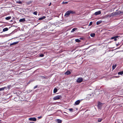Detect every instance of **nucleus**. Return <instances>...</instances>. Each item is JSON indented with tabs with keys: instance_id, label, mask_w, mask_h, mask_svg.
<instances>
[{
	"instance_id": "obj_12",
	"label": "nucleus",
	"mask_w": 123,
	"mask_h": 123,
	"mask_svg": "<svg viewBox=\"0 0 123 123\" xmlns=\"http://www.w3.org/2000/svg\"><path fill=\"white\" fill-rule=\"evenodd\" d=\"M102 22V21L101 20L99 21H97V22L96 24L97 25H99L100 23H101Z\"/></svg>"
},
{
	"instance_id": "obj_36",
	"label": "nucleus",
	"mask_w": 123,
	"mask_h": 123,
	"mask_svg": "<svg viewBox=\"0 0 123 123\" xmlns=\"http://www.w3.org/2000/svg\"><path fill=\"white\" fill-rule=\"evenodd\" d=\"M29 123H34L33 122H30Z\"/></svg>"
},
{
	"instance_id": "obj_10",
	"label": "nucleus",
	"mask_w": 123,
	"mask_h": 123,
	"mask_svg": "<svg viewBox=\"0 0 123 123\" xmlns=\"http://www.w3.org/2000/svg\"><path fill=\"white\" fill-rule=\"evenodd\" d=\"M25 21V18H23L20 19L19 20V21L20 22H24Z\"/></svg>"
},
{
	"instance_id": "obj_14",
	"label": "nucleus",
	"mask_w": 123,
	"mask_h": 123,
	"mask_svg": "<svg viewBox=\"0 0 123 123\" xmlns=\"http://www.w3.org/2000/svg\"><path fill=\"white\" fill-rule=\"evenodd\" d=\"M77 29L76 28H74L72 29L71 31V32H73L75 31L76 30H77Z\"/></svg>"
},
{
	"instance_id": "obj_18",
	"label": "nucleus",
	"mask_w": 123,
	"mask_h": 123,
	"mask_svg": "<svg viewBox=\"0 0 123 123\" xmlns=\"http://www.w3.org/2000/svg\"><path fill=\"white\" fill-rule=\"evenodd\" d=\"M118 74L119 75H121L123 74V71L118 72Z\"/></svg>"
},
{
	"instance_id": "obj_29",
	"label": "nucleus",
	"mask_w": 123,
	"mask_h": 123,
	"mask_svg": "<svg viewBox=\"0 0 123 123\" xmlns=\"http://www.w3.org/2000/svg\"><path fill=\"white\" fill-rule=\"evenodd\" d=\"M33 14L34 15H37V12H33Z\"/></svg>"
},
{
	"instance_id": "obj_27",
	"label": "nucleus",
	"mask_w": 123,
	"mask_h": 123,
	"mask_svg": "<svg viewBox=\"0 0 123 123\" xmlns=\"http://www.w3.org/2000/svg\"><path fill=\"white\" fill-rule=\"evenodd\" d=\"M68 3V2H62L63 4H67Z\"/></svg>"
},
{
	"instance_id": "obj_15",
	"label": "nucleus",
	"mask_w": 123,
	"mask_h": 123,
	"mask_svg": "<svg viewBox=\"0 0 123 123\" xmlns=\"http://www.w3.org/2000/svg\"><path fill=\"white\" fill-rule=\"evenodd\" d=\"M90 35L92 37H94L95 36V34L94 33H91L90 34Z\"/></svg>"
},
{
	"instance_id": "obj_16",
	"label": "nucleus",
	"mask_w": 123,
	"mask_h": 123,
	"mask_svg": "<svg viewBox=\"0 0 123 123\" xmlns=\"http://www.w3.org/2000/svg\"><path fill=\"white\" fill-rule=\"evenodd\" d=\"M45 18V17L43 16V17H41V18H39V20H42V19Z\"/></svg>"
},
{
	"instance_id": "obj_25",
	"label": "nucleus",
	"mask_w": 123,
	"mask_h": 123,
	"mask_svg": "<svg viewBox=\"0 0 123 123\" xmlns=\"http://www.w3.org/2000/svg\"><path fill=\"white\" fill-rule=\"evenodd\" d=\"M5 87H4L0 88V91L4 90L5 89Z\"/></svg>"
},
{
	"instance_id": "obj_33",
	"label": "nucleus",
	"mask_w": 123,
	"mask_h": 123,
	"mask_svg": "<svg viewBox=\"0 0 123 123\" xmlns=\"http://www.w3.org/2000/svg\"><path fill=\"white\" fill-rule=\"evenodd\" d=\"M38 117V118H39L40 119V118H41L42 117V116H40V117Z\"/></svg>"
},
{
	"instance_id": "obj_17",
	"label": "nucleus",
	"mask_w": 123,
	"mask_h": 123,
	"mask_svg": "<svg viewBox=\"0 0 123 123\" xmlns=\"http://www.w3.org/2000/svg\"><path fill=\"white\" fill-rule=\"evenodd\" d=\"M8 28H4L3 29V31H8Z\"/></svg>"
},
{
	"instance_id": "obj_37",
	"label": "nucleus",
	"mask_w": 123,
	"mask_h": 123,
	"mask_svg": "<svg viewBox=\"0 0 123 123\" xmlns=\"http://www.w3.org/2000/svg\"><path fill=\"white\" fill-rule=\"evenodd\" d=\"M1 121V120H0V122Z\"/></svg>"
},
{
	"instance_id": "obj_19",
	"label": "nucleus",
	"mask_w": 123,
	"mask_h": 123,
	"mask_svg": "<svg viewBox=\"0 0 123 123\" xmlns=\"http://www.w3.org/2000/svg\"><path fill=\"white\" fill-rule=\"evenodd\" d=\"M57 91V89L56 88H55L54 90V91H53V92L54 93H56Z\"/></svg>"
},
{
	"instance_id": "obj_28",
	"label": "nucleus",
	"mask_w": 123,
	"mask_h": 123,
	"mask_svg": "<svg viewBox=\"0 0 123 123\" xmlns=\"http://www.w3.org/2000/svg\"><path fill=\"white\" fill-rule=\"evenodd\" d=\"M39 56L40 57H43L44 56V55L43 54H41Z\"/></svg>"
},
{
	"instance_id": "obj_26",
	"label": "nucleus",
	"mask_w": 123,
	"mask_h": 123,
	"mask_svg": "<svg viewBox=\"0 0 123 123\" xmlns=\"http://www.w3.org/2000/svg\"><path fill=\"white\" fill-rule=\"evenodd\" d=\"M92 24V22H90V23H89V25L88 26H89L91 25Z\"/></svg>"
},
{
	"instance_id": "obj_32",
	"label": "nucleus",
	"mask_w": 123,
	"mask_h": 123,
	"mask_svg": "<svg viewBox=\"0 0 123 123\" xmlns=\"http://www.w3.org/2000/svg\"><path fill=\"white\" fill-rule=\"evenodd\" d=\"M17 2L19 4H21L22 3V2L21 1H19L18 2Z\"/></svg>"
},
{
	"instance_id": "obj_5",
	"label": "nucleus",
	"mask_w": 123,
	"mask_h": 123,
	"mask_svg": "<svg viewBox=\"0 0 123 123\" xmlns=\"http://www.w3.org/2000/svg\"><path fill=\"white\" fill-rule=\"evenodd\" d=\"M29 120L30 121H36L37 120L36 119L35 117L29 118Z\"/></svg>"
},
{
	"instance_id": "obj_30",
	"label": "nucleus",
	"mask_w": 123,
	"mask_h": 123,
	"mask_svg": "<svg viewBox=\"0 0 123 123\" xmlns=\"http://www.w3.org/2000/svg\"><path fill=\"white\" fill-rule=\"evenodd\" d=\"M69 110L70 111H73V109L72 108H70L69 109Z\"/></svg>"
},
{
	"instance_id": "obj_9",
	"label": "nucleus",
	"mask_w": 123,
	"mask_h": 123,
	"mask_svg": "<svg viewBox=\"0 0 123 123\" xmlns=\"http://www.w3.org/2000/svg\"><path fill=\"white\" fill-rule=\"evenodd\" d=\"M80 100H78L76 101L75 103V105H78L80 103Z\"/></svg>"
},
{
	"instance_id": "obj_11",
	"label": "nucleus",
	"mask_w": 123,
	"mask_h": 123,
	"mask_svg": "<svg viewBox=\"0 0 123 123\" xmlns=\"http://www.w3.org/2000/svg\"><path fill=\"white\" fill-rule=\"evenodd\" d=\"M18 43V42H14V43H11L10 44V46H12L13 45H15L17 44Z\"/></svg>"
},
{
	"instance_id": "obj_3",
	"label": "nucleus",
	"mask_w": 123,
	"mask_h": 123,
	"mask_svg": "<svg viewBox=\"0 0 123 123\" xmlns=\"http://www.w3.org/2000/svg\"><path fill=\"white\" fill-rule=\"evenodd\" d=\"M60 97L59 96H56L55 97H54L53 98V99L54 100H58V99H59L60 98Z\"/></svg>"
},
{
	"instance_id": "obj_4",
	"label": "nucleus",
	"mask_w": 123,
	"mask_h": 123,
	"mask_svg": "<svg viewBox=\"0 0 123 123\" xmlns=\"http://www.w3.org/2000/svg\"><path fill=\"white\" fill-rule=\"evenodd\" d=\"M123 13V12H121L120 11H118L117 12H115V14L117 15H119Z\"/></svg>"
},
{
	"instance_id": "obj_35",
	"label": "nucleus",
	"mask_w": 123,
	"mask_h": 123,
	"mask_svg": "<svg viewBox=\"0 0 123 123\" xmlns=\"http://www.w3.org/2000/svg\"><path fill=\"white\" fill-rule=\"evenodd\" d=\"M51 3H50V4L49 5V6H50L51 5Z\"/></svg>"
},
{
	"instance_id": "obj_22",
	"label": "nucleus",
	"mask_w": 123,
	"mask_h": 123,
	"mask_svg": "<svg viewBox=\"0 0 123 123\" xmlns=\"http://www.w3.org/2000/svg\"><path fill=\"white\" fill-rule=\"evenodd\" d=\"M11 18L10 16L6 18L5 19L6 20H8Z\"/></svg>"
},
{
	"instance_id": "obj_23",
	"label": "nucleus",
	"mask_w": 123,
	"mask_h": 123,
	"mask_svg": "<svg viewBox=\"0 0 123 123\" xmlns=\"http://www.w3.org/2000/svg\"><path fill=\"white\" fill-rule=\"evenodd\" d=\"M116 65H113L112 66V69H114L116 68Z\"/></svg>"
},
{
	"instance_id": "obj_2",
	"label": "nucleus",
	"mask_w": 123,
	"mask_h": 123,
	"mask_svg": "<svg viewBox=\"0 0 123 123\" xmlns=\"http://www.w3.org/2000/svg\"><path fill=\"white\" fill-rule=\"evenodd\" d=\"M83 81V79L82 78H79L77 80V82L80 83L82 82Z\"/></svg>"
},
{
	"instance_id": "obj_20",
	"label": "nucleus",
	"mask_w": 123,
	"mask_h": 123,
	"mask_svg": "<svg viewBox=\"0 0 123 123\" xmlns=\"http://www.w3.org/2000/svg\"><path fill=\"white\" fill-rule=\"evenodd\" d=\"M75 41L76 42H81L80 40L78 39H75Z\"/></svg>"
},
{
	"instance_id": "obj_34",
	"label": "nucleus",
	"mask_w": 123,
	"mask_h": 123,
	"mask_svg": "<svg viewBox=\"0 0 123 123\" xmlns=\"http://www.w3.org/2000/svg\"><path fill=\"white\" fill-rule=\"evenodd\" d=\"M80 39H83V38H82V37H81V38H80Z\"/></svg>"
},
{
	"instance_id": "obj_6",
	"label": "nucleus",
	"mask_w": 123,
	"mask_h": 123,
	"mask_svg": "<svg viewBox=\"0 0 123 123\" xmlns=\"http://www.w3.org/2000/svg\"><path fill=\"white\" fill-rule=\"evenodd\" d=\"M118 36H117L115 37H114L111 38V39H114L115 41H116L117 40V38Z\"/></svg>"
},
{
	"instance_id": "obj_21",
	"label": "nucleus",
	"mask_w": 123,
	"mask_h": 123,
	"mask_svg": "<svg viewBox=\"0 0 123 123\" xmlns=\"http://www.w3.org/2000/svg\"><path fill=\"white\" fill-rule=\"evenodd\" d=\"M57 122L58 123H61L62 121L58 119L57 120Z\"/></svg>"
},
{
	"instance_id": "obj_7",
	"label": "nucleus",
	"mask_w": 123,
	"mask_h": 123,
	"mask_svg": "<svg viewBox=\"0 0 123 123\" xmlns=\"http://www.w3.org/2000/svg\"><path fill=\"white\" fill-rule=\"evenodd\" d=\"M101 13V11H98L97 12H95L94 13V14L96 15H99Z\"/></svg>"
},
{
	"instance_id": "obj_13",
	"label": "nucleus",
	"mask_w": 123,
	"mask_h": 123,
	"mask_svg": "<svg viewBox=\"0 0 123 123\" xmlns=\"http://www.w3.org/2000/svg\"><path fill=\"white\" fill-rule=\"evenodd\" d=\"M70 73H71L70 71H67L65 73V74L68 75L70 74Z\"/></svg>"
},
{
	"instance_id": "obj_31",
	"label": "nucleus",
	"mask_w": 123,
	"mask_h": 123,
	"mask_svg": "<svg viewBox=\"0 0 123 123\" xmlns=\"http://www.w3.org/2000/svg\"><path fill=\"white\" fill-rule=\"evenodd\" d=\"M37 86H35L34 87V89H35V88H37Z\"/></svg>"
},
{
	"instance_id": "obj_24",
	"label": "nucleus",
	"mask_w": 123,
	"mask_h": 123,
	"mask_svg": "<svg viewBox=\"0 0 123 123\" xmlns=\"http://www.w3.org/2000/svg\"><path fill=\"white\" fill-rule=\"evenodd\" d=\"M102 119L101 118H99L98 120V121L99 122H100L102 121Z\"/></svg>"
},
{
	"instance_id": "obj_8",
	"label": "nucleus",
	"mask_w": 123,
	"mask_h": 123,
	"mask_svg": "<svg viewBox=\"0 0 123 123\" xmlns=\"http://www.w3.org/2000/svg\"><path fill=\"white\" fill-rule=\"evenodd\" d=\"M102 105V104L101 103H99L98 104V106L99 109H100Z\"/></svg>"
},
{
	"instance_id": "obj_1",
	"label": "nucleus",
	"mask_w": 123,
	"mask_h": 123,
	"mask_svg": "<svg viewBox=\"0 0 123 123\" xmlns=\"http://www.w3.org/2000/svg\"><path fill=\"white\" fill-rule=\"evenodd\" d=\"M75 13V12L74 11L70 10L66 12L65 14V16L66 17H68L70 14H74Z\"/></svg>"
}]
</instances>
